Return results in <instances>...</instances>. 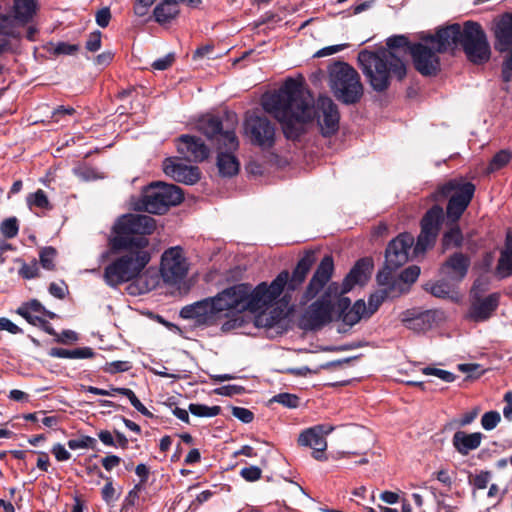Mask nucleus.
Masks as SVG:
<instances>
[{"instance_id":"63","label":"nucleus","mask_w":512,"mask_h":512,"mask_svg":"<svg viewBox=\"0 0 512 512\" xmlns=\"http://www.w3.org/2000/svg\"><path fill=\"white\" fill-rule=\"evenodd\" d=\"M110 19H111V13H110L109 8H107V7L102 8L101 10H99L96 13V23L102 28H105L108 26Z\"/></svg>"},{"instance_id":"54","label":"nucleus","mask_w":512,"mask_h":512,"mask_svg":"<svg viewBox=\"0 0 512 512\" xmlns=\"http://www.w3.org/2000/svg\"><path fill=\"white\" fill-rule=\"evenodd\" d=\"M420 275V268L416 265L410 266L402 271L400 280L406 284L414 283Z\"/></svg>"},{"instance_id":"23","label":"nucleus","mask_w":512,"mask_h":512,"mask_svg":"<svg viewBox=\"0 0 512 512\" xmlns=\"http://www.w3.org/2000/svg\"><path fill=\"white\" fill-rule=\"evenodd\" d=\"M163 171L173 180L187 185H193L200 179V171L197 167L187 166L176 158L165 159Z\"/></svg>"},{"instance_id":"4","label":"nucleus","mask_w":512,"mask_h":512,"mask_svg":"<svg viewBox=\"0 0 512 512\" xmlns=\"http://www.w3.org/2000/svg\"><path fill=\"white\" fill-rule=\"evenodd\" d=\"M358 61L370 86L377 92L387 90L393 78L403 80L407 73L403 59L390 50H363L358 54Z\"/></svg>"},{"instance_id":"57","label":"nucleus","mask_w":512,"mask_h":512,"mask_svg":"<svg viewBox=\"0 0 512 512\" xmlns=\"http://www.w3.org/2000/svg\"><path fill=\"white\" fill-rule=\"evenodd\" d=\"M232 415L243 423H250L254 418L253 413L249 409L243 407H233Z\"/></svg>"},{"instance_id":"20","label":"nucleus","mask_w":512,"mask_h":512,"mask_svg":"<svg viewBox=\"0 0 512 512\" xmlns=\"http://www.w3.org/2000/svg\"><path fill=\"white\" fill-rule=\"evenodd\" d=\"M333 430L332 427L325 429L322 425L308 428L300 433L298 444L300 446L309 447L313 450L312 456L318 460H326L325 451L327 449L326 435Z\"/></svg>"},{"instance_id":"36","label":"nucleus","mask_w":512,"mask_h":512,"mask_svg":"<svg viewBox=\"0 0 512 512\" xmlns=\"http://www.w3.org/2000/svg\"><path fill=\"white\" fill-rule=\"evenodd\" d=\"M497 274L501 278L512 275V238L509 235L507 236L506 247L498 261Z\"/></svg>"},{"instance_id":"59","label":"nucleus","mask_w":512,"mask_h":512,"mask_svg":"<svg viewBox=\"0 0 512 512\" xmlns=\"http://www.w3.org/2000/svg\"><path fill=\"white\" fill-rule=\"evenodd\" d=\"M386 292L372 294L368 301L367 311L372 315L383 302Z\"/></svg>"},{"instance_id":"25","label":"nucleus","mask_w":512,"mask_h":512,"mask_svg":"<svg viewBox=\"0 0 512 512\" xmlns=\"http://www.w3.org/2000/svg\"><path fill=\"white\" fill-rule=\"evenodd\" d=\"M334 270L333 258L330 255H326L317 267L312 279L305 292V297L309 300L314 298L322 288L330 280Z\"/></svg>"},{"instance_id":"45","label":"nucleus","mask_w":512,"mask_h":512,"mask_svg":"<svg viewBox=\"0 0 512 512\" xmlns=\"http://www.w3.org/2000/svg\"><path fill=\"white\" fill-rule=\"evenodd\" d=\"M422 373L424 375L435 376L441 379L442 381L448 383L453 382L456 378V376L452 372L434 367H425L422 369Z\"/></svg>"},{"instance_id":"22","label":"nucleus","mask_w":512,"mask_h":512,"mask_svg":"<svg viewBox=\"0 0 512 512\" xmlns=\"http://www.w3.org/2000/svg\"><path fill=\"white\" fill-rule=\"evenodd\" d=\"M317 118L323 135H332L339 128V112L336 104L327 96L317 100Z\"/></svg>"},{"instance_id":"43","label":"nucleus","mask_w":512,"mask_h":512,"mask_svg":"<svg viewBox=\"0 0 512 512\" xmlns=\"http://www.w3.org/2000/svg\"><path fill=\"white\" fill-rule=\"evenodd\" d=\"M512 154L508 150H501L496 153L488 166L489 172L497 171L506 166L511 160Z\"/></svg>"},{"instance_id":"26","label":"nucleus","mask_w":512,"mask_h":512,"mask_svg":"<svg viewBox=\"0 0 512 512\" xmlns=\"http://www.w3.org/2000/svg\"><path fill=\"white\" fill-rule=\"evenodd\" d=\"M160 278L157 270L148 265L139 273L132 283L127 286L130 295L136 296L154 290L159 284Z\"/></svg>"},{"instance_id":"46","label":"nucleus","mask_w":512,"mask_h":512,"mask_svg":"<svg viewBox=\"0 0 512 512\" xmlns=\"http://www.w3.org/2000/svg\"><path fill=\"white\" fill-rule=\"evenodd\" d=\"M462 241V234L458 227L452 228L446 232L443 237V246L445 248L459 246Z\"/></svg>"},{"instance_id":"27","label":"nucleus","mask_w":512,"mask_h":512,"mask_svg":"<svg viewBox=\"0 0 512 512\" xmlns=\"http://www.w3.org/2000/svg\"><path fill=\"white\" fill-rule=\"evenodd\" d=\"M469 259L461 253H455L440 268V273L451 282L461 281L467 274Z\"/></svg>"},{"instance_id":"9","label":"nucleus","mask_w":512,"mask_h":512,"mask_svg":"<svg viewBox=\"0 0 512 512\" xmlns=\"http://www.w3.org/2000/svg\"><path fill=\"white\" fill-rule=\"evenodd\" d=\"M182 200L183 192L178 186L159 182L148 186L141 199L133 203V208L137 211L162 214L170 206L180 204Z\"/></svg>"},{"instance_id":"14","label":"nucleus","mask_w":512,"mask_h":512,"mask_svg":"<svg viewBox=\"0 0 512 512\" xmlns=\"http://www.w3.org/2000/svg\"><path fill=\"white\" fill-rule=\"evenodd\" d=\"M244 134L253 145L261 149H270L275 143V127L262 116H247L244 122Z\"/></svg>"},{"instance_id":"1","label":"nucleus","mask_w":512,"mask_h":512,"mask_svg":"<svg viewBox=\"0 0 512 512\" xmlns=\"http://www.w3.org/2000/svg\"><path fill=\"white\" fill-rule=\"evenodd\" d=\"M313 97L303 85L289 78L274 92L265 93L261 104L281 125L287 138L294 139L313 120L316 112Z\"/></svg>"},{"instance_id":"40","label":"nucleus","mask_w":512,"mask_h":512,"mask_svg":"<svg viewBox=\"0 0 512 512\" xmlns=\"http://www.w3.org/2000/svg\"><path fill=\"white\" fill-rule=\"evenodd\" d=\"M17 23L15 18L0 14V35L18 37Z\"/></svg>"},{"instance_id":"28","label":"nucleus","mask_w":512,"mask_h":512,"mask_svg":"<svg viewBox=\"0 0 512 512\" xmlns=\"http://www.w3.org/2000/svg\"><path fill=\"white\" fill-rule=\"evenodd\" d=\"M372 264L363 259L356 263L343 281L342 293L350 291L355 285L365 284L371 276Z\"/></svg>"},{"instance_id":"21","label":"nucleus","mask_w":512,"mask_h":512,"mask_svg":"<svg viewBox=\"0 0 512 512\" xmlns=\"http://www.w3.org/2000/svg\"><path fill=\"white\" fill-rule=\"evenodd\" d=\"M414 244V237L409 233H403L393 239L385 255V264L388 269H398L409 259V251Z\"/></svg>"},{"instance_id":"16","label":"nucleus","mask_w":512,"mask_h":512,"mask_svg":"<svg viewBox=\"0 0 512 512\" xmlns=\"http://www.w3.org/2000/svg\"><path fill=\"white\" fill-rule=\"evenodd\" d=\"M332 291L337 292V285L335 283L328 287L327 294H330ZM331 319L332 304L328 299V295H325L305 310L300 318V325L304 329L314 330L329 323Z\"/></svg>"},{"instance_id":"47","label":"nucleus","mask_w":512,"mask_h":512,"mask_svg":"<svg viewBox=\"0 0 512 512\" xmlns=\"http://www.w3.org/2000/svg\"><path fill=\"white\" fill-rule=\"evenodd\" d=\"M501 420V416L497 411H489L482 415L481 425L483 429L490 431L493 430Z\"/></svg>"},{"instance_id":"50","label":"nucleus","mask_w":512,"mask_h":512,"mask_svg":"<svg viewBox=\"0 0 512 512\" xmlns=\"http://www.w3.org/2000/svg\"><path fill=\"white\" fill-rule=\"evenodd\" d=\"M0 231L6 238H13L18 233L16 218H7L0 225Z\"/></svg>"},{"instance_id":"49","label":"nucleus","mask_w":512,"mask_h":512,"mask_svg":"<svg viewBox=\"0 0 512 512\" xmlns=\"http://www.w3.org/2000/svg\"><path fill=\"white\" fill-rule=\"evenodd\" d=\"M491 480V473L489 471H481L479 474L473 476L470 483L474 490H483L489 486Z\"/></svg>"},{"instance_id":"51","label":"nucleus","mask_w":512,"mask_h":512,"mask_svg":"<svg viewBox=\"0 0 512 512\" xmlns=\"http://www.w3.org/2000/svg\"><path fill=\"white\" fill-rule=\"evenodd\" d=\"M272 401L282 404L288 408H296L299 404V398L295 394L280 393L272 398Z\"/></svg>"},{"instance_id":"33","label":"nucleus","mask_w":512,"mask_h":512,"mask_svg":"<svg viewBox=\"0 0 512 512\" xmlns=\"http://www.w3.org/2000/svg\"><path fill=\"white\" fill-rule=\"evenodd\" d=\"M177 0H162L154 8L153 15L159 24H165L177 17L179 14Z\"/></svg>"},{"instance_id":"7","label":"nucleus","mask_w":512,"mask_h":512,"mask_svg":"<svg viewBox=\"0 0 512 512\" xmlns=\"http://www.w3.org/2000/svg\"><path fill=\"white\" fill-rule=\"evenodd\" d=\"M156 228L155 220L148 215L126 214L121 216L113 226V235L109 242L113 249L119 247H136L140 239L148 240L145 235Z\"/></svg>"},{"instance_id":"48","label":"nucleus","mask_w":512,"mask_h":512,"mask_svg":"<svg viewBox=\"0 0 512 512\" xmlns=\"http://www.w3.org/2000/svg\"><path fill=\"white\" fill-rule=\"evenodd\" d=\"M56 250L52 247H45L40 252V263L43 268L52 270L54 268V259Z\"/></svg>"},{"instance_id":"41","label":"nucleus","mask_w":512,"mask_h":512,"mask_svg":"<svg viewBox=\"0 0 512 512\" xmlns=\"http://www.w3.org/2000/svg\"><path fill=\"white\" fill-rule=\"evenodd\" d=\"M27 204L30 208L37 207L41 209L50 208V202L48 200L47 195L41 189L37 190L34 193H31L27 196Z\"/></svg>"},{"instance_id":"6","label":"nucleus","mask_w":512,"mask_h":512,"mask_svg":"<svg viewBox=\"0 0 512 512\" xmlns=\"http://www.w3.org/2000/svg\"><path fill=\"white\" fill-rule=\"evenodd\" d=\"M135 245L136 247H119L117 250H124L123 253L105 267L103 277L108 286L132 283L151 261L149 241L140 239Z\"/></svg>"},{"instance_id":"30","label":"nucleus","mask_w":512,"mask_h":512,"mask_svg":"<svg viewBox=\"0 0 512 512\" xmlns=\"http://www.w3.org/2000/svg\"><path fill=\"white\" fill-rule=\"evenodd\" d=\"M315 260L314 251L305 252L303 257L298 261L290 280L288 279L287 281L286 285H288L291 290L296 289L304 282L308 272L315 263Z\"/></svg>"},{"instance_id":"62","label":"nucleus","mask_w":512,"mask_h":512,"mask_svg":"<svg viewBox=\"0 0 512 512\" xmlns=\"http://www.w3.org/2000/svg\"><path fill=\"white\" fill-rule=\"evenodd\" d=\"M39 273V267L36 262H33L31 264H25L20 269V274L25 279H31L34 277H37Z\"/></svg>"},{"instance_id":"13","label":"nucleus","mask_w":512,"mask_h":512,"mask_svg":"<svg viewBox=\"0 0 512 512\" xmlns=\"http://www.w3.org/2000/svg\"><path fill=\"white\" fill-rule=\"evenodd\" d=\"M492 32L495 49L508 53L502 69L503 79L505 82H512V12L497 16L492 22Z\"/></svg>"},{"instance_id":"15","label":"nucleus","mask_w":512,"mask_h":512,"mask_svg":"<svg viewBox=\"0 0 512 512\" xmlns=\"http://www.w3.org/2000/svg\"><path fill=\"white\" fill-rule=\"evenodd\" d=\"M188 272V262L180 246L167 249L161 257L160 274L164 282L176 284Z\"/></svg>"},{"instance_id":"10","label":"nucleus","mask_w":512,"mask_h":512,"mask_svg":"<svg viewBox=\"0 0 512 512\" xmlns=\"http://www.w3.org/2000/svg\"><path fill=\"white\" fill-rule=\"evenodd\" d=\"M474 191L475 186L472 183L459 178L450 180L441 186L434 197L436 200L450 197L447 206V217L455 222L469 205Z\"/></svg>"},{"instance_id":"5","label":"nucleus","mask_w":512,"mask_h":512,"mask_svg":"<svg viewBox=\"0 0 512 512\" xmlns=\"http://www.w3.org/2000/svg\"><path fill=\"white\" fill-rule=\"evenodd\" d=\"M288 278V271H282L269 285L262 282L251 289V286L247 284L248 295L245 298V311L256 314L255 324L257 326L272 327L281 319L282 311L273 309L269 314H266V311L276 303L287 284Z\"/></svg>"},{"instance_id":"52","label":"nucleus","mask_w":512,"mask_h":512,"mask_svg":"<svg viewBox=\"0 0 512 512\" xmlns=\"http://www.w3.org/2000/svg\"><path fill=\"white\" fill-rule=\"evenodd\" d=\"M240 475L248 482H254L261 478L262 470L258 466L244 467L240 471Z\"/></svg>"},{"instance_id":"38","label":"nucleus","mask_w":512,"mask_h":512,"mask_svg":"<svg viewBox=\"0 0 512 512\" xmlns=\"http://www.w3.org/2000/svg\"><path fill=\"white\" fill-rule=\"evenodd\" d=\"M454 284V282L445 279L442 281L426 284V290L435 297L445 298L448 297L452 292Z\"/></svg>"},{"instance_id":"19","label":"nucleus","mask_w":512,"mask_h":512,"mask_svg":"<svg viewBox=\"0 0 512 512\" xmlns=\"http://www.w3.org/2000/svg\"><path fill=\"white\" fill-rule=\"evenodd\" d=\"M179 314L181 318L200 325H211L220 316L212 297L184 306Z\"/></svg>"},{"instance_id":"56","label":"nucleus","mask_w":512,"mask_h":512,"mask_svg":"<svg viewBox=\"0 0 512 512\" xmlns=\"http://www.w3.org/2000/svg\"><path fill=\"white\" fill-rule=\"evenodd\" d=\"M505 494V490H501L497 484H490L487 496L492 501L493 505H498Z\"/></svg>"},{"instance_id":"60","label":"nucleus","mask_w":512,"mask_h":512,"mask_svg":"<svg viewBox=\"0 0 512 512\" xmlns=\"http://www.w3.org/2000/svg\"><path fill=\"white\" fill-rule=\"evenodd\" d=\"M101 47V32L96 31L89 35V38L86 42V49L91 52H96Z\"/></svg>"},{"instance_id":"31","label":"nucleus","mask_w":512,"mask_h":512,"mask_svg":"<svg viewBox=\"0 0 512 512\" xmlns=\"http://www.w3.org/2000/svg\"><path fill=\"white\" fill-rule=\"evenodd\" d=\"M480 432L466 433L457 431L452 438L453 446L462 455H467L470 451L477 449L482 441Z\"/></svg>"},{"instance_id":"55","label":"nucleus","mask_w":512,"mask_h":512,"mask_svg":"<svg viewBox=\"0 0 512 512\" xmlns=\"http://www.w3.org/2000/svg\"><path fill=\"white\" fill-rule=\"evenodd\" d=\"M101 494H102L103 500L107 504L113 503V502H115L118 499V494H117L115 488L113 487V484H112L111 480H109L104 485V487L102 488Z\"/></svg>"},{"instance_id":"61","label":"nucleus","mask_w":512,"mask_h":512,"mask_svg":"<svg viewBox=\"0 0 512 512\" xmlns=\"http://www.w3.org/2000/svg\"><path fill=\"white\" fill-rule=\"evenodd\" d=\"M79 46L76 44H69L65 42H60L54 47L55 54H63V55H72L76 51H78Z\"/></svg>"},{"instance_id":"42","label":"nucleus","mask_w":512,"mask_h":512,"mask_svg":"<svg viewBox=\"0 0 512 512\" xmlns=\"http://www.w3.org/2000/svg\"><path fill=\"white\" fill-rule=\"evenodd\" d=\"M219 406H207L204 404H190L189 411L197 417H214L220 413Z\"/></svg>"},{"instance_id":"2","label":"nucleus","mask_w":512,"mask_h":512,"mask_svg":"<svg viewBox=\"0 0 512 512\" xmlns=\"http://www.w3.org/2000/svg\"><path fill=\"white\" fill-rule=\"evenodd\" d=\"M434 39L438 52L453 50L460 43L467 58L474 64L487 62L491 55L486 34L476 22L467 21L463 26L452 24L439 28Z\"/></svg>"},{"instance_id":"39","label":"nucleus","mask_w":512,"mask_h":512,"mask_svg":"<svg viewBox=\"0 0 512 512\" xmlns=\"http://www.w3.org/2000/svg\"><path fill=\"white\" fill-rule=\"evenodd\" d=\"M387 48H383L382 50H390L401 58V53L406 54L407 49L409 50L408 40L405 36H393L387 39L386 42Z\"/></svg>"},{"instance_id":"34","label":"nucleus","mask_w":512,"mask_h":512,"mask_svg":"<svg viewBox=\"0 0 512 512\" xmlns=\"http://www.w3.org/2000/svg\"><path fill=\"white\" fill-rule=\"evenodd\" d=\"M371 315L367 311V305L363 300H357L353 306L342 313V321L353 326L357 324L361 319L368 318Z\"/></svg>"},{"instance_id":"18","label":"nucleus","mask_w":512,"mask_h":512,"mask_svg":"<svg viewBox=\"0 0 512 512\" xmlns=\"http://www.w3.org/2000/svg\"><path fill=\"white\" fill-rule=\"evenodd\" d=\"M247 284H237L212 297L219 315L245 311Z\"/></svg>"},{"instance_id":"35","label":"nucleus","mask_w":512,"mask_h":512,"mask_svg":"<svg viewBox=\"0 0 512 512\" xmlns=\"http://www.w3.org/2000/svg\"><path fill=\"white\" fill-rule=\"evenodd\" d=\"M35 0H14L13 11L15 19L24 24L36 13Z\"/></svg>"},{"instance_id":"11","label":"nucleus","mask_w":512,"mask_h":512,"mask_svg":"<svg viewBox=\"0 0 512 512\" xmlns=\"http://www.w3.org/2000/svg\"><path fill=\"white\" fill-rule=\"evenodd\" d=\"M474 191L475 186L472 183L459 178L450 180L441 186L434 197L436 200L450 197L447 206V217L455 222L469 205Z\"/></svg>"},{"instance_id":"37","label":"nucleus","mask_w":512,"mask_h":512,"mask_svg":"<svg viewBox=\"0 0 512 512\" xmlns=\"http://www.w3.org/2000/svg\"><path fill=\"white\" fill-rule=\"evenodd\" d=\"M49 355L56 358H67V359H86L91 358L94 353L91 348H76L73 350L63 348H52Z\"/></svg>"},{"instance_id":"17","label":"nucleus","mask_w":512,"mask_h":512,"mask_svg":"<svg viewBox=\"0 0 512 512\" xmlns=\"http://www.w3.org/2000/svg\"><path fill=\"white\" fill-rule=\"evenodd\" d=\"M443 217V209L436 205L433 206L421 221V233L418 236L414 253H424L428 248L432 247L437 238L440 222Z\"/></svg>"},{"instance_id":"12","label":"nucleus","mask_w":512,"mask_h":512,"mask_svg":"<svg viewBox=\"0 0 512 512\" xmlns=\"http://www.w3.org/2000/svg\"><path fill=\"white\" fill-rule=\"evenodd\" d=\"M434 36L422 34L420 42L409 47L415 69L424 76L436 75L440 70V58L434 45Z\"/></svg>"},{"instance_id":"29","label":"nucleus","mask_w":512,"mask_h":512,"mask_svg":"<svg viewBox=\"0 0 512 512\" xmlns=\"http://www.w3.org/2000/svg\"><path fill=\"white\" fill-rule=\"evenodd\" d=\"M16 312L34 326L42 324L45 316L54 317V314L48 312L37 300L23 303L17 308Z\"/></svg>"},{"instance_id":"53","label":"nucleus","mask_w":512,"mask_h":512,"mask_svg":"<svg viewBox=\"0 0 512 512\" xmlns=\"http://www.w3.org/2000/svg\"><path fill=\"white\" fill-rule=\"evenodd\" d=\"M141 485L140 484H137L133 487L132 490H130L128 492V494L126 495L124 501H123V505H122V510L123 511H126L128 510L130 507H133L137 500L139 499V492L141 491Z\"/></svg>"},{"instance_id":"64","label":"nucleus","mask_w":512,"mask_h":512,"mask_svg":"<svg viewBox=\"0 0 512 512\" xmlns=\"http://www.w3.org/2000/svg\"><path fill=\"white\" fill-rule=\"evenodd\" d=\"M52 453L58 461H67L71 457V454L60 443H57L52 447Z\"/></svg>"},{"instance_id":"8","label":"nucleus","mask_w":512,"mask_h":512,"mask_svg":"<svg viewBox=\"0 0 512 512\" xmlns=\"http://www.w3.org/2000/svg\"><path fill=\"white\" fill-rule=\"evenodd\" d=\"M329 87L335 98L347 105L357 103L364 92L359 73L345 62L329 67Z\"/></svg>"},{"instance_id":"3","label":"nucleus","mask_w":512,"mask_h":512,"mask_svg":"<svg viewBox=\"0 0 512 512\" xmlns=\"http://www.w3.org/2000/svg\"><path fill=\"white\" fill-rule=\"evenodd\" d=\"M236 115H227L226 124L216 117H207L200 121L199 129L211 141L216 148L217 167L224 177H231L238 173L239 162L234 152L239 147V141L235 134L237 125Z\"/></svg>"},{"instance_id":"24","label":"nucleus","mask_w":512,"mask_h":512,"mask_svg":"<svg viewBox=\"0 0 512 512\" xmlns=\"http://www.w3.org/2000/svg\"><path fill=\"white\" fill-rule=\"evenodd\" d=\"M176 146L179 154L189 161L201 162L209 156V148L196 136L182 135Z\"/></svg>"},{"instance_id":"58","label":"nucleus","mask_w":512,"mask_h":512,"mask_svg":"<svg viewBox=\"0 0 512 512\" xmlns=\"http://www.w3.org/2000/svg\"><path fill=\"white\" fill-rule=\"evenodd\" d=\"M174 60H175L174 54L169 53V54L165 55L164 57L155 60L152 63V68L155 70H159V71L166 70L168 67H170L172 65Z\"/></svg>"},{"instance_id":"32","label":"nucleus","mask_w":512,"mask_h":512,"mask_svg":"<svg viewBox=\"0 0 512 512\" xmlns=\"http://www.w3.org/2000/svg\"><path fill=\"white\" fill-rule=\"evenodd\" d=\"M498 306V296L492 294L483 300L475 302L469 312L471 319L484 321L488 319Z\"/></svg>"},{"instance_id":"44","label":"nucleus","mask_w":512,"mask_h":512,"mask_svg":"<svg viewBox=\"0 0 512 512\" xmlns=\"http://www.w3.org/2000/svg\"><path fill=\"white\" fill-rule=\"evenodd\" d=\"M96 439L87 435L81 436L77 439H71L68 441V447L71 450L77 449H95Z\"/></svg>"}]
</instances>
